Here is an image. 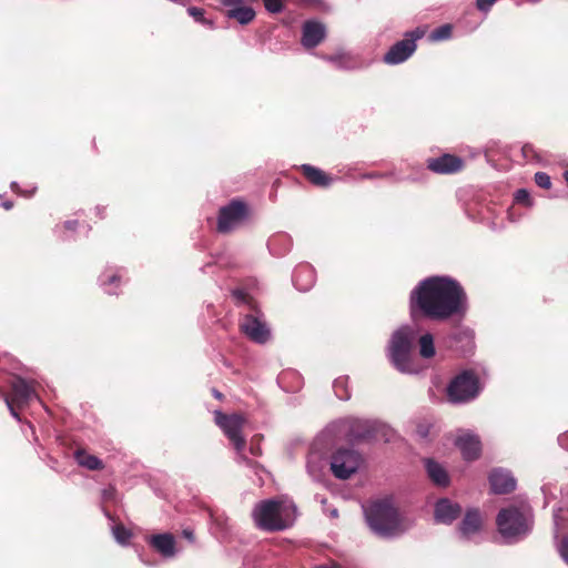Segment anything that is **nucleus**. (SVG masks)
Masks as SVG:
<instances>
[{"label": "nucleus", "mask_w": 568, "mask_h": 568, "mask_svg": "<svg viewBox=\"0 0 568 568\" xmlns=\"http://www.w3.org/2000/svg\"><path fill=\"white\" fill-rule=\"evenodd\" d=\"M468 298L460 283L449 276H429L422 280L409 294L413 320L419 316L432 321L463 317Z\"/></svg>", "instance_id": "1"}, {"label": "nucleus", "mask_w": 568, "mask_h": 568, "mask_svg": "<svg viewBox=\"0 0 568 568\" xmlns=\"http://www.w3.org/2000/svg\"><path fill=\"white\" fill-rule=\"evenodd\" d=\"M363 511L369 529L379 538H397L413 526L410 520L400 516L388 497L372 500L363 506Z\"/></svg>", "instance_id": "2"}, {"label": "nucleus", "mask_w": 568, "mask_h": 568, "mask_svg": "<svg viewBox=\"0 0 568 568\" xmlns=\"http://www.w3.org/2000/svg\"><path fill=\"white\" fill-rule=\"evenodd\" d=\"M296 511V506L292 501L265 499L254 506L252 517L261 530L282 531L294 524Z\"/></svg>", "instance_id": "3"}, {"label": "nucleus", "mask_w": 568, "mask_h": 568, "mask_svg": "<svg viewBox=\"0 0 568 568\" xmlns=\"http://www.w3.org/2000/svg\"><path fill=\"white\" fill-rule=\"evenodd\" d=\"M418 337V328L403 325L397 328L389 339L387 355L393 366L404 374H416L413 349Z\"/></svg>", "instance_id": "4"}, {"label": "nucleus", "mask_w": 568, "mask_h": 568, "mask_svg": "<svg viewBox=\"0 0 568 568\" xmlns=\"http://www.w3.org/2000/svg\"><path fill=\"white\" fill-rule=\"evenodd\" d=\"M236 305L247 306L248 313L243 315L240 328L245 336L257 344H265L271 338V329L264 320V314L257 308L253 298L243 288L232 291Z\"/></svg>", "instance_id": "5"}, {"label": "nucleus", "mask_w": 568, "mask_h": 568, "mask_svg": "<svg viewBox=\"0 0 568 568\" xmlns=\"http://www.w3.org/2000/svg\"><path fill=\"white\" fill-rule=\"evenodd\" d=\"M215 423L222 429L224 435L230 439L234 449L236 450L237 457L236 463L244 465L252 469L255 474H258L263 469L262 465L257 462L250 459L244 454L245 438L242 435V428L244 419L239 414L226 415L220 410L215 412Z\"/></svg>", "instance_id": "6"}, {"label": "nucleus", "mask_w": 568, "mask_h": 568, "mask_svg": "<svg viewBox=\"0 0 568 568\" xmlns=\"http://www.w3.org/2000/svg\"><path fill=\"white\" fill-rule=\"evenodd\" d=\"M496 521L498 531L508 544L524 538L530 530L527 518L515 507L501 509Z\"/></svg>", "instance_id": "7"}, {"label": "nucleus", "mask_w": 568, "mask_h": 568, "mask_svg": "<svg viewBox=\"0 0 568 568\" xmlns=\"http://www.w3.org/2000/svg\"><path fill=\"white\" fill-rule=\"evenodd\" d=\"M479 393V379L471 371L458 374L447 386V397L452 404L468 403L475 399Z\"/></svg>", "instance_id": "8"}, {"label": "nucleus", "mask_w": 568, "mask_h": 568, "mask_svg": "<svg viewBox=\"0 0 568 568\" xmlns=\"http://www.w3.org/2000/svg\"><path fill=\"white\" fill-rule=\"evenodd\" d=\"M425 36V30L420 27L407 31L404 39L395 42L385 53L383 61L389 65H396L405 62L416 51L417 41Z\"/></svg>", "instance_id": "9"}, {"label": "nucleus", "mask_w": 568, "mask_h": 568, "mask_svg": "<svg viewBox=\"0 0 568 568\" xmlns=\"http://www.w3.org/2000/svg\"><path fill=\"white\" fill-rule=\"evenodd\" d=\"M362 458L353 448H339L331 458V470L338 479H348L359 468Z\"/></svg>", "instance_id": "10"}, {"label": "nucleus", "mask_w": 568, "mask_h": 568, "mask_svg": "<svg viewBox=\"0 0 568 568\" xmlns=\"http://www.w3.org/2000/svg\"><path fill=\"white\" fill-rule=\"evenodd\" d=\"M247 205L240 200H232L227 205L222 206L217 216V231L229 233L237 229L247 219Z\"/></svg>", "instance_id": "11"}, {"label": "nucleus", "mask_w": 568, "mask_h": 568, "mask_svg": "<svg viewBox=\"0 0 568 568\" xmlns=\"http://www.w3.org/2000/svg\"><path fill=\"white\" fill-rule=\"evenodd\" d=\"M322 59L332 63L336 69L344 71L362 70L369 67L371 61L364 60L359 54L339 51L331 55H322Z\"/></svg>", "instance_id": "12"}, {"label": "nucleus", "mask_w": 568, "mask_h": 568, "mask_svg": "<svg viewBox=\"0 0 568 568\" xmlns=\"http://www.w3.org/2000/svg\"><path fill=\"white\" fill-rule=\"evenodd\" d=\"M19 408L28 405L34 399H39L33 382H29L20 376H14L11 381V395L8 396Z\"/></svg>", "instance_id": "13"}, {"label": "nucleus", "mask_w": 568, "mask_h": 568, "mask_svg": "<svg viewBox=\"0 0 568 568\" xmlns=\"http://www.w3.org/2000/svg\"><path fill=\"white\" fill-rule=\"evenodd\" d=\"M326 37L325 26L316 20H307L302 26L301 43L305 49L316 48Z\"/></svg>", "instance_id": "14"}, {"label": "nucleus", "mask_w": 568, "mask_h": 568, "mask_svg": "<svg viewBox=\"0 0 568 568\" xmlns=\"http://www.w3.org/2000/svg\"><path fill=\"white\" fill-rule=\"evenodd\" d=\"M381 424L375 420L353 418L349 420L348 436L355 440H371L377 436Z\"/></svg>", "instance_id": "15"}, {"label": "nucleus", "mask_w": 568, "mask_h": 568, "mask_svg": "<svg viewBox=\"0 0 568 568\" xmlns=\"http://www.w3.org/2000/svg\"><path fill=\"white\" fill-rule=\"evenodd\" d=\"M491 491L497 495L508 494L516 488V479L510 471L503 468H495L489 474Z\"/></svg>", "instance_id": "16"}, {"label": "nucleus", "mask_w": 568, "mask_h": 568, "mask_svg": "<svg viewBox=\"0 0 568 568\" xmlns=\"http://www.w3.org/2000/svg\"><path fill=\"white\" fill-rule=\"evenodd\" d=\"M455 445L459 448L464 459L468 462L477 459L481 452L480 439L473 433L458 435Z\"/></svg>", "instance_id": "17"}, {"label": "nucleus", "mask_w": 568, "mask_h": 568, "mask_svg": "<svg viewBox=\"0 0 568 568\" xmlns=\"http://www.w3.org/2000/svg\"><path fill=\"white\" fill-rule=\"evenodd\" d=\"M148 542L163 558L170 559L178 554L176 540L170 532L152 535L148 538Z\"/></svg>", "instance_id": "18"}, {"label": "nucleus", "mask_w": 568, "mask_h": 568, "mask_svg": "<svg viewBox=\"0 0 568 568\" xmlns=\"http://www.w3.org/2000/svg\"><path fill=\"white\" fill-rule=\"evenodd\" d=\"M462 514L459 504L452 501L448 498H440L435 504V520L436 523L450 525Z\"/></svg>", "instance_id": "19"}, {"label": "nucleus", "mask_w": 568, "mask_h": 568, "mask_svg": "<svg viewBox=\"0 0 568 568\" xmlns=\"http://www.w3.org/2000/svg\"><path fill=\"white\" fill-rule=\"evenodd\" d=\"M327 436V433H323L321 436L316 438V440L313 444L312 452L307 457L306 469L314 481H320L324 474L325 462L321 458L316 450Z\"/></svg>", "instance_id": "20"}, {"label": "nucleus", "mask_w": 568, "mask_h": 568, "mask_svg": "<svg viewBox=\"0 0 568 568\" xmlns=\"http://www.w3.org/2000/svg\"><path fill=\"white\" fill-rule=\"evenodd\" d=\"M463 160L452 154H443L438 158L429 159L427 168L439 174H450L458 172L463 168Z\"/></svg>", "instance_id": "21"}, {"label": "nucleus", "mask_w": 568, "mask_h": 568, "mask_svg": "<svg viewBox=\"0 0 568 568\" xmlns=\"http://www.w3.org/2000/svg\"><path fill=\"white\" fill-rule=\"evenodd\" d=\"M481 529V516L478 509H468L458 527L460 538L471 540Z\"/></svg>", "instance_id": "22"}, {"label": "nucleus", "mask_w": 568, "mask_h": 568, "mask_svg": "<svg viewBox=\"0 0 568 568\" xmlns=\"http://www.w3.org/2000/svg\"><path fill=\"white\" fill-rule=\"evenodd\" d=\"M294 286L301 292L310 291L315 283V270L308 264H300L295 267L292 276Z\"/></svg>", "instance_id": "23"}, {"label": "nucleus", "mask_w": 568, "mask_h": 568, "mask_svg": "<svg viewBox=\"0 0 568 568\" xmlns=\"http://www.w3.org/2000/svg\"><path fill=\"white\" fill-rule=\"evenodd\" d=\"M424 464L428 477L435 485L439 487H447L449 485V475L438 462L432 458H426Z\"/></svg>", "instance_id": "24"}, {"label": "nucleus", "mask_w": 568, "mask_h": 568, "mask_svg": "<svg viewBox=\"0 0 568 568\" xmlns=\"http://www.w3.org/2000/svg\"><path fill=\"white\" fill-rule=\"evenodd\" d=\"M301 169L304 176L316 186L327 187L334 181V179L327 175L323 170L311 164H303Z\"/></svg>", "instance_id": "25"}, {"label": "nucleus", "mask_w": 568, "mask_h": 568, "mask_svg": "<svg viewBox=\"0 0 568 568\" xmlns=\"http://www.w3.org/2000/svg\"><path fill=\"white\" fill-rule=\"evenodd\" d=\"M229 19L236 20L240 24H248L255 18V11L251 7L240 6L231 8L226 12Z\"/></svg>", "instance_id": "26"}, {"label": "nucleus", "mask_w": 568, "mask_h": 568, "mask_svg": "<svg viewBox=\"0 0 568 568\" xmlns=\"http://www.w3.org/2000/svg\"><path fill=\"white\" fill-rule=\"evenodd\" d=\"M74 457L80 466L89 470H100L103 468V462L100 458H98L94 455L88 454L83 449L75 450Z\"/></svg>", "instance_id": "27"}, {"label": "nucleus", "mask_w": 568, "mask_h": 568, "mask_svg": "<svg viewBox=\"0 0 568 568\" xmlns=\"http://www.w3.org/2000/svg\"><path fill=\"white\" fill-rule=\"evenodd\" d=\"M99 282L106 294L113 295L118 293L116 288L120 284V276L118 274L103 273L100 275Z\"/></svg>", "instance_id": "28"}, {"label": "nucleus", "mask_w": 568, "mask_h": 568, "mask_svg": "<svg viewBox=\"0 0 568 568\" xmlns=\"http://www.w3.org/2000/svg\"><path fill=\"white\" fill-rule=\"evenodd\" d=\"M419 354L424 358H430L435 355L434 337L430 333H425L417 337Z\"/></svg>", "instance_id": "29"}, {"label": "nucleus", "mask_w": 568, "mask_h": 568, "mask_svg": "<svg viewBox=\"0 0 568 568\" xmlns=\"http://www.w3.org/2000/svg\"><path fill=\"white\" fill-rule=\"evenodd\" d=\"M333 388L336 397L341 400H347L351 397V393L348 390V378L347 377H338L333 383Z\"/></svg>", "instance_id": "30"}, {"label": "nucleus", "mask_w": 568, "mask_h": 568, "mask_svg": "<svg viewBox=\"0 0 568 568\" xmlns=\"http://www.w3.org/2000/svg\"><path fill=\"white\" fill-rule=\"evenodd\" d=\"M112 534L115 540L121 545H126L132 537V534L123 525H116L112 528Z\"/></svg>", "instance_id": "31"}, {"label": "nucleus", "mask_w": 568, "mask_h": 568, "mask_svg": "<svg viewBox=\"0 0 568 568\" xmlns=\"http://www.w3.org/2000/svg\"><path fill=\"white\" fill-rule=\"evenodd\" d=\"M514 202L526 207H531L534 205L530 193L526 189H518L514 193Z\"/></svg>", "instance_id": "32"}, {"label": "nucleus", "mask_w": 568, "mask_h": 568, "mask_svg": "<svg viewBox=\"0 0 568 568\" xmlns=\"http://www.w3.org/2000/svg\"><path fill=\"white\" fill-rule=\"evenodd\" d=\"M452 36V27L449 24H443L438 28H436L432 34L430 38L435 41H442L447 40Z\"/></svg>", "instance_id": "33"}, {"label": "nucleus", "mask_w": 568, "mask_h": 568, "mask_svg": "<svg viewBox=\"0 0 568 568\" xmlns=\"http://www.w3.org/2000/svg\"><path fill=\"white\" fill-rule=\"evenodd\" d=\"M187 13H189L192 18H194V20H195L196 22L202 23V24H204V26H209V27H211V28H212L213 22H212V21H210V20H206V19L204 18V10H203V9L197 8V7H189V8H187Z\"/></svg>", "instance_id": "34"}, {"label": "nucleus", "mask_w": 568, "mask_h": 568, "mask_svg": "<svg viewBox=\"0 0 568 568\" xmlns=\"http://www.w3.org/2000/svg\"><path fill=\"white\" fill-rule=\"evenodd\" d=\"M265 10L270 13H281L284 10V0H263Z\"/></svg>", "instance_id": "35"}, {"label": "nucleus", "mask_w": 568, "mask_h": 568, "mask_svg": "<svg viewBox=\"0 0 568 568\" xmlns=\"http://www.w3.org/2000/svg\"><path fill=\"white\" fill-rule=\"evenodd\" d=\"M535 183L541 189H549L551 186L550 176L545 172H537L535 174Z\"/></svg>", "instance_id": "36"}, {"label": "nucleus", "mask_w": 568, "mask_h": 568, "mask_svg": "<svg viewBox=\"0 0 568 568\" xmlns=\"http://www.w3.org/2000/svg\"><path fill=\"white\" fill-rule=\"evenodd\" d=\"M10 189H11L12 192L18 193V194L23 195V196H27V197L32 196L34 194L36 190H37L36 186H32L30 190H22L20 187V185L17 182H14V181L11 182Z\"/></svg>", "instance_id": "37"}, {"label": "nucleus", "mask_w": 568, "mask_h": 568, "mask_svg": "<svg viewBox=\"0 0 568 568\" xmlns=\"http://www.w3.org/2000/svg\"><path fill=\"white\" fill-rule=\"evenodd\" d=\"M558 551L562 560L568 565V535L562 538L558 546Z\"/></svg>", "instance_id": "38"}, {"label": "nucleus", "mask_w": 568, "mask_h": 568, "mask_svg": "<svg viewBox=\"0 0 568 568\" xmlns=\"http://www.w3.org/2000/svg\"><path fill=\"white\" fill-rule=\"evenodd\" d=\"M497 0H477L476 7L479 11L488 12Z\"/></svg>", "instance_id": "39"}, {"label": "nucleus", "mask_w": 568, "mask_h": 568, "mask_svg": "<svg viewBox=\"0 0 568 568\" xmlns=\"http://www.w3.org/2000/svg\"><path fill=\"white\" fill-rule=\"evenodd\" d=\"M4 402H6L8 409L10 410L11 416L20 422L21 420L20 416L16 410V407H18L17 404L14 402L10 400L9 397H6Z\"/></svg>", "instance_id": "40"}, {"label": "nucleus", "mask_w": 568, "mask_h": 568, "mask_svg": "<svg viewBox=\"0 0 568 568\" xmlns=\"http://www.w3.org/2000/svg\"><path fill=\"white\" fill-rule=\"evenodd\" d=\"M248 449H250L251 455H253V456H260L262 454V448L260 446V442L256 440L255 438H252Z\"/></svg>", "instance_id": "41"}, {"label": "nucleus", "mask_w": 568, "mask_h": 568, "mask_svg": "<svg viewBox=\"0 0 568 568\" xmlns=\"http://www.w3.org/2000/svg\"><path fill=\"white\" fill-rule=\"evenodd\" d=\"M525 159L530 160L535 156V150L531 144H525L521 149Z\"/></svg>", "instance_id": "42"}, {"label": "nucleus", "mask_w": 568, "mask_h": 568, "mask_svg": "<svg viewBox=\"0 0 568 568\" xmlns=\"http://www.w3.org/2000/svg\"><path fill=\"white\" fill-rule=\"evenodd\" d=\"M182 536H183L187 541H190L191 544H193V542L195 541L194 531H193L191 528H185V529H183V531H182Z\"/></svg>", "instance_id": "43"}, {"label": "nucleus", "mask_w": 568, "mask_h": 568, "mask_svg": "<svg viewBox=\"0 0 568 568\" xmlns=\"http://www.w3.org/2000/svg\"><path fill=\"white\" fill-rule=\"evenodd\" d=\"M224 7L235 8L242 6V0H220Z\"/></svg>", "instance_id": "44"}, {"label": "nucleus", "mask_w": 568, "mask_h": 568, "mask_svg": "<svg viewBox=\"0 0 568 568\" xmlns=\"http://www.w3.org/2000/svg\"><path fill=\"white\" fill-rule=\"evenodd\" d=\"M558 444L560 447L568 450V433H564L558 436Z\"/></svg>", "instance_id": "45"}, {"label": "nucleus", "mask_w": 568, "mask_h": 568, "mask_svg": "<svg viewBox=\"0 0 568 568\" xmlns=\"http://www.w3.org/2000/svg\"><path fill=\"white\" fill-rule=\"evenodd\" d=\"M78 225V222L77 221H67L64 222V227L67 231H70V232H74L75 231V227Z\"/></svg>", "instance_id": "46"}, {"label": "nucleus", "mask_w": 568, "mask_h": 568, "mask_svg": "<svg viewBox=\"0 0 568 568\" xmlns=\"http://www.w3.org/2000/svg\"><path fill=\"white\" fill-rule=\"evenodd\" d=\"M315 568H343L338 562L331 561L329 564L317 565Z\"/></svg>", "instance_id": "47"}, {"label": "nucleus", "mask_w": 568, "mask_h": 568, "mask_svg": "<svg viewBox=\"0 0 568 568\" xmlns=\"http://www.w3.org/2000/svg\"><path fill=\"white\" fill-rule=\"evenodd\" d=\"M324 513H327L331 518H336L338 516V510L336 508H324Z\"/></svg>", "instance_id": "48"}, {"label": "nucleus", "mask_w": 568, "mask_h": 568, "mask_svg": "<svg viewBox=\"0 0 568 568\" xmlns=\"http://www.w3.org/2000/svg\"><path fill=\"white\" fill-rule=\"evenodd\" d=\"M417 434L422 437V438H426L428 436V428L427 427H424V426H419L417 428Z\"/></svg>", "instance_id": "49"}, {"label": "nucleus", "mask_w": 568, "mask_h": 568, "mask_svg": "<svg viewBox=\"0 0 568 568\" xmlns=\"http://www.w3.org/2000/svg\"><path fill=\"white\" fill-rule=\"evenodd\" d=\"M386 174H379V173H366L363 175L364 179H376L381 176H385Z\"/></svg>", "instance_id": "50"}, {"label": "nucleus", "mask_w": 568, "mask_h": 568, "mask_svg": "<svg viewBox=\"0 0 568 568\" xmlns=\"http://www.w3.org/2000/svg\"><path fill=\"white\" fill-rule=\"evenodd\" d=\"M1 205L4 210H10V209H12L13 203L11 201H4L1 203Z\"/></svg>", "instance_id": "51"}, {"label": "nucleus", "mask_w": 568, "mask_h": 568, "mask_svg": "<svg viewBox=\"0 0 568 568\" xmlns=\"http://www.w3.org/2000/svg\"><path fill=\"white\" fill-rule=\"evenodd\" d=\"M212 393H213V396H214L215 398H217V399H221V398H222V396H223V395H222V393H221V392H219L217 389H213V392H212Z\"/></svg>", "instance_id": "52"}, {"label": "nucleus", "mask_w": 568, "mask_h": 568, "mask_svg": "<svg viewBox=\"0 0 568 568\" xmlns=\"http://www.w3.org/2000/svg\"><path fill=\"white\" fill-rule=\"evenodd\" d=\"M276 240L277 239H275V237L270 240V242H268L270 247H272L275 244Z\"/></svg>", "instance_id": "53"}, {"label": "nucleus", "mask_w": 568, "mask_h": 568, "mask_svg": "<svg viewBox=\"0 0 568 568\" xmlns=\"http://www.w3.org/2000/svg\"><path fill=\"white\" fill-rule=\"evenodd\" d=\"M211 518L213 521H216L217 524H221L220 519L215 517L214 515H211Z\"/></svg>", "instance_id": "54"}, {"label": "nucleus", "mask_w": 568, "mask_h": 568, "mask_svg": "<svg viewBox=\"0 0 568 568\" xmlns=\"http://www.w3.org/2000/svg\"><path fill=\"white\" fill-rule=\"evenodd\" d=\"M566 182L568 183V170L564 174Z\"/></svg>", "instance_id": "55"}, {"label": "nucleus", "mask_w": 568, "mask_h": 568, "mask_svg": "<svg viewBox=\"0 0 568 568\" xmlns=\"http://www.w3.org/2000/svg\"><path fill=\"white\" fill-rule=\"evenodd\" d=\"M462 334H463L464 336H466V337L470 338V334H469L468 332H463Z\"/></svg>", "instance_id": "56"}, {"label": "nucleus", "mask_w": 568, "mask_h": 568, "mask_svg": "<svg viewBox=\"0 0 568 568\" xmlns=\"http://www.w3.org/2000/svg\"><path fill=\"white\" fill-rule=\"evenodd\" d=\"M277 239H278V240H280V239H282V240L288 241V239H287L286 236H284V235H283V236H280V237H277Z\"/></svg>", "instance_id": "57"}, {"label": "nucleus", "mask_w": 568, "mask_h": 568, "mask_svg": "<svg viewBox=\"0 0 568 568\" xmlns=\"http://www.w3.org/2000/svg\"><path fill=\"white\" fill-rule=\"evenodd\" d=\"M104 497H110V494L108 490H104Z\"/></svg>", "instance_id": "58"}, {"label": "nucleus", "mask_w": 568, "mask_h": 568, "mask_svg": "<svg viewBox=\"0 0 568 568\" xmlns=\"http://www.w3.org/2000/svg\"><path fill=\"white\" fill-rule=\"evenodd\" d=\"M104 497H110V494L108 490H104Z\"/></svg>", "instance_id": "59"}, {"label": "nucleus", "mask_w": 568, "mask_h": 568, "mask_svg": "<svg viewBox=\"0 0 568 568\" xmlns=\"http://www.w3.org/2000/svg\"><path fill=\"white\" fill-rule=\"evenodd\" d=\"M69 239H71V236H69V235L63 236V240H69Z\"/></svg>", "instance_id": "60"}, {"label": "nucleus", "mask_w": 568, "mask_h": 568, "mask_svg": "<svg viewBox=\"0 0 568 568\" xmlns=\"http://www.w3.org/2000/svg\"><path fill=\"white\" fill-rule=\"evenodd\" d=\"M321 503L325 506L326 505V500L325 499H322Z\"/></svg>", "instance_id": "61"}]
</instances>
